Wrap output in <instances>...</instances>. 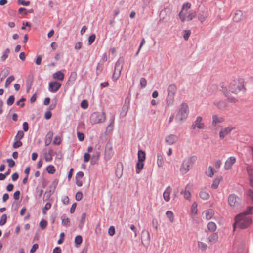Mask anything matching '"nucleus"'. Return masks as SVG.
Returning a JSON list of instances; mask_svg holds the SVG:
<instances>
[{
    "mask_svg": "<svg viewBox=\"0 0 253 253\" xmlns=\"http://www.w3.org/2000/svg\"><path fill=\"white\" fill-rule=\"evenodd\" d=\"M166 215L170 222L172 223L174 221V218L172 211H168L166 212Z\"/></svg>",
    "mask_w": 253,
    "mask_h": 253,
    "instance_id": "obj_31",
    "label": "nucleus"
},
{
    "mask_svg": "<svg viewBox=\"0 0 253 253\" xmlns=\"http://www.w3.org/2000/svg\"><path fill=\"white\" fill-rule=\"evenodd\" d=\"M9 53H10V49L9 48L6 49L3 51V54L2 56L1 57V60L2 61H4L7 59V58L8 57V55H9Z\"/></svg>",
    "mask_w": 253,
    "mask_h": 253,
    "instance_id": "obj_33",
    "label": "nucleus"
},
{
    "mask_svg": "<svg viewBox=\"0 0 253 253\" xmlns=\"http://www.w3.org/2000/svg\"><path fill=\"white\" fill-rule=\"evenodd\" d=\"M39 247V246L37 244H35L33 245L31 249L30 250V253H34L36 251V250L38 249Z\"/></svg>",
    "mask_w": 253,
    "mask_h": 253,
    "instance_id": "obj_62",
    "label": "nucleus"
},
{
    "mask_svg": "<svg viewBox=\"0 0 253 253\" xmlns=\"http://www.w3.org/2000/svg\"><path fill=\"white\" fill-rule=\"evenodd\" d=\"M188 113L189 109L187 104L185 103H182L176 115V121L177 122H182L187 118Z\"/></svg>",
    "mask_w": 253,
    "mask_h": 253,
    "instance_id": "obj_4",
    "label": "nucleus"
},
{
    "mask_svg": "<svg viewBox=\"0 0 253 253\" xmlns=\"http://www.w3.org/2000/svg\"><path fill=\"white\" fill-rule=\"evenodd\" d=\"M198 247L199 249L201 251H204L206 249L205 244L204 242L199 241L198 242Z\"/></svg>",
    "mask_w": 253,
    "mask_h": 253,
    "instance_id": "obj_50",
    "label": "nucleus"
},
{
    "mask_svg": "<svg viewBox=\"0 0 253 253\" xmlns=\"http://www.w3.org/2000/svg\"><path fill=\"white\" fill-rule=\"evenodd\" d=\"M171 192L172 188L170 186H168L165 190L164 192H163V196L164 200L166 202L169 201L170 199V195Z\"/></svg>",
    "mask_w": 253,
    "mask_h": 253,
    "instance_id": "obj_15",
    "label": "nucleus"
},
{
    "mask_svg": "<svg viewBox=\"0 0 253 253\" xmlns=\"http://www.w3.org/2000/svg\"><path fill=\"white\" fill-rule=\"evenodd\" d=\"M191 34V31L190 30H185L183 31V38L185 40H187Z\"/></svg>",
    "mask_w": 253,
    "mask_h": 253,
    "instance_id": "obj_48",
    "label": "nucleus"
},
{
    "mask_svg": "<svg viewBox=\"0 0 253 253\" xmlns=\"http://www.w3.org/2000/svg\"><path fill=\"white\" fill-rule=\"evenodd\" d=\"M86 217V214L85 213H83L82 214L80 224V226L81 228H82L83 227V226L84 225V224L85 221Z\"/></svg>",
    "mask_w": 253,
    "mask_h": 253,
    "instance_id": "obj_42",
    "label": "nucleus"
},
{
    "mask_svg": "<svg viewBox=\"0 0 253 253\" xmlns=\"http://www.w3.org/2000/svg\"><path fill=\"white\" fill-rule=\"evenodd\" d=\"M241 202L240 198L234 194H231L228 197V203L233 208H238L240 206Z\"/></svg>",
    "mask_w": 253,
    "mask_h": 253,
    "instance_id": "obj_8",
    "label": "nucleus"
},
{
    "mask_svg": "<svg viewBox=\"0 0 253 253\" xmlns=\"http://www.w3.org/2000/svg\"><path fill=\"white\" fill-rule=\"evenodd\" d=\"M178 139L177 135L174 134H170L167 136L165 138V141L169 145H172L175 143Z\"/></svg>",
    "mask_w": 253,
    "mask_h": 253,
    "instance_id": "obj_13",
    "label": "nucleus"
},
{
    "mask_svg": "<svg viewBox=\"0 0 253 253\" xmlns=\"http://www.w3.org/2000/svg\"><path fill=\"white\" fill-rule=\"evenodd\" d=\"M146 159L145 152L141 150L138 152V159L139 161L144 162Z\"/></svg>",
    "mask_w": 253,
    "mask_h": 253,
    "instance_id": "obj_25",
    "label": "nucleus"
},
{
    "mask_svg": "<svg viewBox=\"0 0 253 253\" xmlns=\"http://www.w3.org/2000/svg\"><path fill=\"white\" fill-rule=\"evenodd\" d=\"M77 74L76 72H71L69 78L68 82H71L72 84H74L77 79Z\"/></svg>",
    "mask_w": 253,
    "mask_h": 253,
    "instance_id": "obj_28",
    "label": "nucleus"
},
{
    "mask_svg": "<svg viewBox=\"0 0 253 253\" xmlns=\"http://www.w3.org/2000/svg\"><path fill=\"white\" fill-rule=\"evenodd\" d=\"M202 118L201 117H198L195 122V124L193 125L192 126L193 128H195L197 127L199 129L203 128L204 127V124L202 123Z\"/></svg>",
    "mask_w": 253,
    "mask_h": 253,
    "instance_id": "obj_18",
    "label": "nucleus"
},
{
    "mask_svg": "<svg viewBox=\"0 0 253 253\" xmlns=\"http://www.w3.org/2000/svg\"><path fill=\"white\" fill-rule=\"evenodd\" d=\"M253 210V206H248L247 209L242 213H241L237 215V218L241 216H247V215L251 214L252 211Z\"/></svg>",
    "mask_w": 253,
    "mask_h": 253,
    "instance_id": "obj_21",
    "label": "nucleus"
},
{
    "mask_svg": "<svg viewBox=\"0 0 253 253\" xmlns=\"http://www.w3.org/2000/svg\"><path fill=\"white\" fill-rule=\"evenodd\" d=\"M243 17V13L241 10H237L233 16V21L236 23L240 22Z\"/></svg>",
    "mask_w": 253,
    "mask_h": 253,
    "instance_id": "obj_19",
    "label": "nucleus"
},
{
    "mask_svg": "<svg viewBox=\"0 0 253 253\" xmlns=\"http://www.w3.org/2000/svg\"><path fill=\"white\" fill-rule=\"evenodd\" d=\"M44 158L46 162H51L52 160V150H49L48 152L44 153Z\"/></svg>",
    "mask_w": 253,
    "mask_h": 253,
    "instance_id": "obj_24",
    "label": "nucleus"
},
{
    "mask_svg": "<svg viewBox=\"0 0 253 253\" xmlns=\"http://www.w3.org/2000/svg\"><path fill=\"white\" fill-rule=\"evenodd\" d=\"M82 42H78L75 45V49L76 50L80 49L82 47Z\"/></svg>",
    "mask_w": 253,
    "mask_h": 253,
    "instance_id": "obj_60",
    "label": "nucleus"
},
{
    "mask_svg": "<svg viewBox=\"0 0 253 253\" xmlns=\"http://www.w3.org/2000/svg\"><path fill=\"white\" fill-rule=\"evenodd\" d=\"M62 139L61 138L58 136H56L54 137V140L53 141V143L55 145H59L61 143Z\"/></svg>",
    "mask_w": 253,
    "mask_h": 253,
    "instance_id": "obj_46",
    "label": "nucleus"
},
{
    "mask_svg": "<svg viewBox=\"0 0 253 253\" xmlns=\"http://www.w3.org/2000/svg\"><path fill=\"white\" fill-rule=\"evenodd\" d=\"M7 221V215L5 214H3L0 218V225H4Z\"/></svg>",
    "mask_w": 253,
    "mask_h": 253,
    "instance_id": "obj_39",
    "label": "nucleus"
},
{
    "mask_svg": "<svg viewBox=\"0 0 253 253\" xmlns=\"http://www.w3.org/2000/svg\"><path fill=\"white\" fill-rule=\"evenodd\" d=\"M18 3L20 5H22L24 6H28L30 5V1H26L23 0H18Z\"/></svg>",
    "mask_w": 253,
    "mask_h": 253,
    "instance_id": "obj_53",
    "label": "nucleus"
},
{
    "mask_svg": "<svg viewBox=\"0 0 253 253\" xmlns=\"http://www.w3.org/2000/svg\"><path fill=\"white\" fill-rule=\"evenodd\" d=\"M217 90V86L215 84L211 85L209 89V92L210 93V94L215 93Z\"/></svg>",
    "mask_w": 253,
    "mask_h": 253,
    "instance_id": "obj_36",
    "label": "nucleus"
},
{
    "mask_svg": "<svg viewBox=\"0 0 253 253\" xmlns=\"http://www.w3.org/2000/svg\"><path fill=\"white\" fill-rule=\"evenodd\" d=\"M221 85V89L220 91H222V92L223 93V94L226 96H228V94H229V92L228 91L226 86H224L223 83H221L220 84Z\"/></svg>",
    "mask_w": 253,
    "mask_h": 253,
    "instance_id": "obj_35",
    "label": "nucleus"
},
{
    "mask_svg": "<svg viewBox=\"0 0 253 253\" xmlns=\"http://www.w3.org/2000/svg\"><path fill=\"white\" fill-rule=\"evenodd\" d=\"M187 188H188V186H187L185 187V189L183 191V193L184 197L185 199L189 200L190 198L191 194H190V192L188 190H187Z\"/></svg>",
    "mask_w": 253,
    "mask_h": 253,
    "instance_id": "obj_40",
    "label": "nucleus"
},
{
    "mask_svg": "<svg viewBox=\"0 0 253 253\" xmlns=\"http://www.w3.org/2000/svg\"><path fill=\"white\" fill-rule=\"evenodd\" d=\"M84 176V173L82 171H79L77 173L75 179L76 184L78 186L81 187L83 185Z\"/></svg>",
    "mask_w": 253,
    "mask_h": 253,
    "instance_id": "obj_12",
    "label": "nucleus"
},
{
    "mask_svg": "<svg viewBox=\"0 0 253 253\" xmlns=\"http://www.w3.org/2000/svg\"><path fill=\"white\" fill-rule=\"evenodd\" d=\"M197 211V203L196 202H194L191 206V212L193 214H196Z\"/></svg>",
    "mask_w": 253,
    "mask_h": 253,
    "instance_id": "obj_32",
    "label": "nucleus"
},
{
    "mask_svg": "<svg viewBox=\"0 0 253 253\" xmlns=\"http://www.w3.org/2000/svg\"><path fill=\"white\" fill-rule=\"evenodd\" d=\"M196 159L197 158L195 156H191L185 159L180 168V172L183 174L187 173Z\"/></svg>",
    "mask_w": 253,
    "mask_h": 253,
    "instance_id": "obj_5",
    "label": "nucleus"
},
{
    "mask_svg": "<svg viewBox=\"0 0 253 253\" xmlns=\"http://www.w3.org/2000/svg\"><path fill=\"white\" fill-rule=\"evenodd\" d=\"M209 173L208 176L210 177H212L214 175V172L213 170V169L211 166H209L208 167Z\"/></svg>",
    "mask_w": 253,
    "mask_h": 253,
    "instance_id": "obj_57",
    "label": "nucleus"
},
{
    "mask_svg": "<svg viewBox=\"0 0 253 253\" xmlns=\"http://www.w3.org/2000/svg\"><path fill=\"white\" fill-rule=\"evenodd\" d=\"M147 80L144 78H141L140 80V84L141 88H144L147 85Z\"/></svg>",
    "mask_w": 253,
    "mask_h": 253,
    "instance_id": "obj_44",
    "label": "nucleus"
},
{
    "mask_svg": "<svg viewBox=\"0 0 253 253\" xmlns=\"http://www.w3.org/2000/svg\"><path fill=\"white\" fill-rule=\"evenodd\" d=\"M218 236L216 234L214 233L213 234H211L209 237H208V241L210 244H213L216 242V241L217 240Z\"/></svg>",
    "mask_w": 253,
    "mask_h": 253,
    "instance_id": "obj_26",
    "label": "nucleus"
},
{
    "mask_svg": "<svg viewBox=\"0 0 253 253\" xmlns=\"http://www.w3.org/2000/svg\"><path fill=\"white\" fill-rule=\"evenodd\" d=\"M236 158L234 157H230L228 158L225 162L224 168L226 170L230 169L232 165L235 163Z\"/></svg>",
    "mask_w": 253,
    "mask_h": 253,
    "instance_id": "obj_14",
    "label": "nucleus"
},
{
    "mask_svg": "<svg viewBox=\"0 0 253 253\" xmlns=\"http://www.w3.org/2000/svg\"><path fill=\"white\" fill-rule=\"evenodd\" d=\"M83 242V239L81 236L77 235L75 238V243L77 246L80 245Z\"/></svg>",
    "mask_w": 253,
    "mask_h": 253,
    "instance_id": "obj_38",
    "label": "nucleus"
},
{
    "mask_svg": "<svg viewBox=\"0 0 253 253\" xmlns=\"http://www.w3.org/2000/svg\"><path fill=\"white\" fill-rule=\"evenodd\" d=\"M226 97H227L228 101L231 102L235 103L237 101V99L231 96L229 94H228V96H226Z\"/></svg>",
    "mask_w": 253,
    "mask_h": 253,
    "instance_id": "obj_59",
    "label": "nucleus"
},
{
    "mask_svg": "<svg viewBox=\"0 0 253 253\" xmlns=\"http://www.w3.org/2000/svg\"><path fill=\"white\" fill-rule=\"evenodd\" d=\"M124 59L122 57H120L116 62L115 66V70L112 76V79L116 81L120 77L121 71L123 69Z\"/></svg>",
    "mask_w": 253,
    "mask_h": 253,
    "instance_id": "obj_6",
    "label": "nucleus"
},
{
    "mask_svg": "<svg viewBox=\"0 0 253 253\" xmlns=\"http://www.w3.org/2000/svg\"><path fill=\"white\" fill-rule=\"evenodd\" d=\"M47 225V222L44 220V219H42L40 223V226L41 227V228L42 229H45L46 226Z\"/></svg>",
    "mask_w": 253,
    "mask_h": 253,
    "instance_id": "obj_49",
    "label": "nucleus"
},
{
    "mask_svg": "<svg viewBox=\"0 0 253 253\" xmlns=\"http://www.w3.org/2000/svg\"><path fill=\"white\" fill-rule=\"evenodd\" d=\"M81 107L84 109H86L88 107V103L86 100H83L81 103Z\"/></svg>",
    "mask_w": 253,
    "mask_h": 253,
    "instance_id": "obj_64",
    "label": "nucleus"
},
{
    "mask_svg": "<svg viewBox=\"0 0 253 253\" xmlns=\"http://www.w3.org/2000/svg\"><path fill=\"white\" fill-rule=\"evenodd\" d=\"M24 133L22 131H18L17 135L15 136L14 139L21 140L24 136Z\"/></svg>",
    "mask_w": 253,
    "mask_h": 253,
    "instance_id": "obj_47",
    "label": "nucleus"
},
{
    "mask_svg": "<svg viewBox=\"0 0 253 253\" xmlns=\"http://www.w3.org/2000/svg\"><path fill=\"white\" fill-rule=\"evenodd\" d=\"M214 214V211L212 209H208L207 211V220L211 218Z\"/></svg>",
    "mask_w": 253,
    "mask_h": 253,
    "instance_id": "obj_37",
    "label": "nucleus"
},
{
    "mask_svg": "<svg viewBox=\"0 0 253 253\" xmlns=\"http://www.w3.org/2000/svg\"><path fill=\"white\" fill-rule=\"evenodd\" d=\"M252 219L249 216H241L237 218V215L235 217V222L233 225L234 230L238 226L240 229H245L249 227L252 223Z\"/></svg>",
    "mask_w": 253,
    "mask_h": 253,
    "instance_id": "obj_3",
    "label": "nucleus"
},
{
    "mask_svg": "<svg viewBox=\"0 0 253 253\" xmlns=\"http://www.w3.org/2000/svg\"><path fill=\"white\" fill-rule=\"evenodd\" d=\"M115 233V229L114 226H111L108 229V234L109 235L112 236Z\"/></svg>",
    "mask_w": 253,
    "mask_h": 253,
    "instance_id": "obj_52",
    "label": "nucleus"
},
{
    "mask_svg": "<svg viewBox=\"0 0 253 253\" xmlns=\"http://www.w3.org/2000/svg\"><path fill=\"white\" fill-rule=\"evenodd\" d=\"M52 77L55 80L62 81L64 80V74L61 71H58L53 74Z\"/></svg>",
    "mask_w": 253,
    "mask_h": 253,
    "instance_id": "obj_20",
    "label": "nucleus"
},
{
    "mask_svg": "<svg viewBox=\"0 0 253 253\" xmlns=\"http://www.w3.org/2000/svg\"><path fill=\"white\" fill-rule=\"evenodd\" d=\"M191 4L186 2L183 4L182 9L179 13V16L182 22L189 21L196 16L195 11L191 10Z\"/></svg>",
    "mask_w": 253,
    "mask_h": 253,
    "instance_id": "obj_1",
    "label": "nucleus"
},
{
    "mask_svg": "<svg viewBox=\"0 0 253 253\" xmlns=\"http://www.w3.org/2000/svg\"><path fill=\"white\" fill-rule=\"evenodd\" d=\"M214 105H216L219 109H224L226 107V103L223 101H220L217 103H214Z\"/></svg>",
    "mask_w": 253,
    "mask_h": 253,
    "instance_id": "obj_30",
    "label": "nucleus"
},
{
    "mask_svg": "<svg viewBox=\"0 0 253 253\" xmlns=\"http://www.w3.org/2000/svg\"><path fill=\"white\" fill-rule=\"evenodd\" d=\"M106 116L104 113H94L91 116V122L93 124L101 123L105 121Z\"/></svg>",
    "mask_w": 253,
    "mask_h": 253,
    "instance_id": "obj_9",
    "label": "nucleus"
},
{
    "mask_svg": "<svg viewBox=\"0 0 253 253\" xmlns=\"http://www.w3.org/2000/svg\"><path fill=\"white\" fill-rule=\"evenodd\" d=\"M114 155L113 145L111 143L108 142L105 146L104 157L107 160H109Z\"/></svg>",
    "mask_w": 253,
    "mask_h": 253,
    "instance_id": "obj_10",
    "label": "nucleus"
},
{
    "mask_svg": "<svg viewBox=\"0 0 253 253\" xmlns=\"http://www.w3.org/2000/svg\"><path fill=\"white\" fill-rule=\"evenodd\" d=\"M46 170L50 174H53L55 172V168L52 165H49L46 168Z\"/></svg>",
    "mask_w": 253,
    "mask_h": 253,
    "instance_id": "obj_41",
    "label": "nucleus"
},
{
    "mask_svg": "<svg viewBox=\"0 0 253 253\" xmlns=\"http://www.w3.org/2000/svg\"><path fill=\"white\" fill-rule=\"evenodd\" d=\"M222 179V177L221 176L219 177H217L215 179H214V180L213 181V183L211 185V187L213 189H215L217 188V187L219 184V183Z\"/></svg>",
    "mask_w": 253,
    "mask_h": 253,
    "instance_id": "obj_23",
    "label": "nucleus"
},
{
    "mask_svg": "<svg viewBox=\"0 0 253 253\" xmlns=\"http://www.w3.org/2000/svg\"><path fill=\"white\" fill-rule=\"evenodd\" d=\"M234 129L232 127L228 126L224 128H222L219 132V137L221 139H223L225 136L229 134Z\"/></svg>",
    "mask_w": 253,
    "mask_h": 253,
    "instance_id": "obj_16",
    "label": "nucleus"
},
{
    "mask_svg": "<svg viewBox=\"0 0 253 253\" xmlns=\"http://www.w3.org/2000/svg\"><path fill=\"white\" fill-rule=\"evenodd\" d=\"M157 163L159 167H162L163 166L164 164V159L163 156L161 154H157Z\"/></svg>",
    "mask_w": 253,
    "mask_h": 253,
    "instance_id": "obj_27",
    "label": "nucleus"
},
{
    "mask_svg": "<svg viewBox=\"0 0 253 253\" xmlns=\"http://www.w3.org/2000/svg\"><path fill=\"white\" fill-rule=\"evenodd\" d=\"M7 162L9 167L10 168L13 167L15 165V162L11 159H7Z\"/></svg>",
    "mask_w": 253,
    "mask_h": 253,
    "instance_id": "obj_58",
    "label": "nucleus"
},
{
    "mask_svg": "<svg viewBox=\"0 0 253 253\" xmlns=\"http://www.w3.org/2000/svg\"><path fill=\"white\" fill-rule=\"evenodd\" d=\"M15 97L13 95H11L7 100V104L8 105L10 106L12 105L14 102Z\"/></svg>",
    "mask_w": 253,
    "mask_h": 253,
    "instance_id": "obj_45",
    "label": "nucleus"
},
{
    "mask_svg": "<svg viewBox=\"0 0 253 253\" xmlns=\"http://www.w3.org/2000/svg\"><path fill=\"white\" fill-rule=\"evenodd\" d=\"M229 90L233 93L237 94L238 92L243 90L245 92L246 89L244 85V80L242 78H239L237 82L234 81L229 85Z\"/></svg>",
    "mask_w": 253,
    "mask_h": 253,
    "instance_id": "obj_2",
    "label": "nucleus"
},
{
    "mask_svg": "<svg viewBox=\"0 0 253 253\" xmlns=\"http://www.w3.org/2000/svg\"><path fill=\"white\" fill-rule=\"evenodd\" d=\"M247 195L253 201V190H248L247 192Z\"/></svg>",
    "mask_w": 253,
    "mask_h": 253,
    "instance_id": "obj_63",
    "label": "nucleus"
},
{
    "mask_svg": "<svg viewBox=\"0 0 253 253\" xmlns=\"http://www.w3.org/2000/svg\"><path fill=\"white\" fill-rule=\"evenodd\" d=\"M96 38L95 34H92L88 38V44L91 45L94 41Z\"/></svg>",
    "mask_w": 253,
    "mask_h": 253,
    "instance_id": "obj_51",
    "label": "nucleus"
},
{
    "mask_svg": "<svg viewBox=\"0 0 253 253\" xmlns=\"http://www.w3.org/2000/svg\"><path fill=\"white\" fill-rule=\"evenodd\" d=\"M224 119L222 117H218L217 115L212 116V126H215L217 124L221 123L224 121Z\"/></svg>",
    "mask_w": 253,
    "mask_h": 253,
    "instance_id": "obj_17",
    "label": "nucleus"
},
{
    "mask_svg": "<svg viewBox=\"0 0 253 253\" xmlns=\"http://www.w3.org/2000/svg\"><path fill=\"white\" fill-rule=\"evenodd\" d=\"M15 142L13 143V147L14 148H17L21 147L22 145V143L20 140L14 139Z\"/></svg>",
    "mask_w": 253,
    "mask_h": 253,
    "instance_id": "obj_43",
    "label": "nucleus"
},
{
    "mask_svg": "<svg viewBox=\"0 0 253 253\" xmlns=\"http://www.w3.org/2000/svg\"><path fill=\"white\" fill-rule=\"evenodd\" d=\"M77 137H78V139L80 141H82L84 139V135L83 133L78 132L77 133Z\"/></svg>",
    "mask_w": 253,
    "mask_h": 253,
    "instance_id": "obj_61",
    "label": "nucleus"
},
{
    "mask_svg": "<svg viewBox=\"0 0 253 253\" xmlns=\"http://www.w3.org/2000/svg\"><path fill=\"white\" fill-rule=\"evenodd\" d=\"M83 198V193L81 192H78L75 195V199L77 201H80Z\"/></svg>",
    "mask_w": 253,
    "mask_h": 253,
    "instance_id": "obj_56",
    "label": "nucleus"
},
{
    "mask_svg": "<svg viewBox=\"0 0 253 253\" xmlns=\"http://www.w3.org/2000/svg\"><path fill=\"white\" fill-rule=\"evenodd\" d=\"M70 221L69 218H67L62 219V224L65 226H68L70 225Z\"/></svg>",
    "mask_w": 253,
    "mask_h": 253,
    "instance_id": "obj_54",
    "label": "nucleus"
},
{
    "mask_svg": "<svg viewBox=\"0 0 253 253\" xmlns=\"http://www.w3.org/2000/svg\"><path fill=\"white\" fill-rule=\"evenodd\" d=\"M207 228L210 232H214L216 229V225L214 222H209L207 224Z\"/></svg>",
    "mask_w": 253,
    "mask_h": 253,
    "instance_id": "obj_22",
    "label": "nucleus"
},
{
    "mask_svg": "<svg viewBox=\"0 0 253 253\" xmlns=\"http://www.w3.org/2000/svg\"><path fill=\"white\" fill-rule=\"evenodd\" d=\"M167 90V103L168 105H171L173 104L174 101V96L177 90V87L174 84H170L168 86Z\"/></svg>",
    "mask_w": 253,
    "mask_h": 253,
    "instance_id": "obj_7",
    "label": "nucleus"
},
{
    "mask_svg": "<svg viewBox=\"0 0 253 253\" xmlns=\"http://www.w3.org/2000/svg\"><path fill=\"white\" fill-rule=\"evenodd\" d=\"M143 167H144L143 162L138 161L136 164V173H139L140 171L143 169Z\"/></svg>",
    "mask_w": 253,
    "mask_h": 253,
    "instance_id": "obj_29",
    "label": "nucleus"
},
{
    "mask_svg": "<svg viewBox=\"0 0 253 253\" xmlns=\"http://www.w3.org/2000/svg\"><path fill=\"white\" fill-rule=\"evenodd\" d=\"M61 86V84L57 81H53L49 83L48 90L52 93L56 92Z\"/></svg>",
    "mask_w": 253,
    "mask_h": 253,
    "instance_id": "obj_11",
    "label": "nucleus"
},
{
    "mask_svg": "<svg viewBox=\"0 0 253 253\" xmlns=\"http://www.w3.org/2000/svg\"><path fill=\"white\" fill-rule=\"evenodd\" d=\"M15 79V78L13 76H11L9 77L6 80L5 83V87L7 88L9 85L12 82H13Z\"/></svg>",
    "mask_w": 253,
    "mask_h": 253,
    "instance_id": "obj_34",
    "label": "nucleus"
},
{
    "mask_svg": "<svg viewBox=\"0 0 253 253\" xmlns=\"http://www.w3.org/2000/svg\"><path fill=\"white\" fill-rule=\"evenodd\" d=\"M90 159V155L88 153H85L84 156V161L85 163L88 162Z\"/></svg>",
    "mask_w": 253,
    "mask_h": 253,
    "instance_id": "obj_55",
    "label": "nucleus"
}]
</instances>
